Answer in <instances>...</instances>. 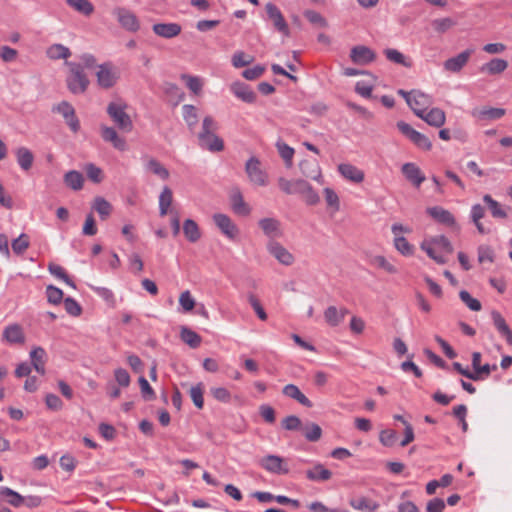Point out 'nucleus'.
<instances>
[{
	"mask_svg": "<svg viewBox=\"0 0 512 512\" xmlns=\"http://www.w3.org/2000/svg\"><path fill=\"white\" fill-rule=\"evenodd\" d=\"M323 195L327 204L334 213L340 210V199L337 193L329 187L323 189Z\"/></svg>",
	"mask_w": 512,
	"mask_h": 512,
	"instance_id": "864d4df0",
	"label": "nucleus"
},
{
	"mask_svg": "<svg viewBox=\"0 0 512 512\" xmlns=\"http://www.w3.org/2000/svg\"><path fill=\"white\" fill-rule=\"evenodd\" d=\"M398 95L402 96L413 112L420 118L432 105V97L420 90L407 92L403 89L398 90Z\"/></svg>",
	"mask_w": 512,
	"mask_h": 512,
	"instance_id": "7ed1b4c3",
	"label": "nucleus"
},
{
	"mask_svg": "<svg viewBox=\"0 0 512 512\" xmlns=\"http://www.w3.org/2000/svg\"><path fill=\"white\" fill-rule=\"evenodd\" d=\"M303 433L308 441L316 442L322 436V429L318 424L310 423L304 427Z\"/></svg>",
	"mask_w": 512,
	"mask_h": 512,
	"instance_id": "13d9d810",
	"label": "nucleus"
},
{
	"mask_svg": "<svg viewBox=\"0 0 512 512\" xmlns=\"http://www.w3.org/2000/svg\"><path fill=\"white\" fill-rule=\"evenodd\" d=\"M269 19L272 21L274 27L285 36L289 35V27L285 21L281 11L277 6L268 3L265 7Z\"/></svg>",
	"mask_w": 512,
	"mask_h": 512,
	"instance_id": "f3484780",
	"label": "nucleus"
},
{
	"mask_svg": "<svg viewBox=\"0 0 512 512\" xmlns=\"http://www.w3.org/2000/svg\"><path fill=\"white\" fill-rule=\"evenodd\" d=\"M283 395L294 399L301 405L307 408L312 407V402L300 391V389L294 384H287L282 389Z\"/></svg>",
	"mask_w": 512,
	"mask_h": 512,
	"instance_id": "7c9ffc66",
	"label": "nucleus"
},
{
	"mask_svg": "<svg viewBox=\"0 0 512 512\" xmlns=\"http://www.w3.org/2000/svg\"><path fill=\"white\" fill-rule=\"evenodd\" d=\"M173 201V193L172 190L165 186L162 189V192L159 196V212L161 216H165L169 212V207L171 206Z\"/></svg>",
	"mask_w": 512,
	"mask_h": 512,
	"instance_id": "37998d69",
	"label": "nucleus"
},
{
	"mask_svg": "<svg viewBox=\"0 0 512 512\" xmlns=\"http://www.w3.org/2000/svg\"><path fill=\"white\" fill-rule=\"evenodd\" d=\"M393 234L394 248L403 256L409 257L414 254L415 248L404 237V234H410L412 229L400 223H395L391 227Z\"/></svg>",
	"mask_w": 512,
	"mask_h": 512,
	"instance_id": "39448f33",
	"label": "nucleus"
},
{
	"mask_svg": "<svg viewBox=\"0 0 512 512\" xmlns=\"http://www.w3.org/2000/svg\"><path fill=\"white\" fill-rule=\"evenodd\" d=\"M478 261L479 263H493L494 251L490 246L481 245L478 247Z\"/></svg>",
	"mask_w": 512,
	"mask_h": 512,
	"instance_id": "338daca9",
	"label": "nucleus"
},
{
	"mask_svg": "<svg viewBox=\"0 0 512 512\" xmlns=\"http://www.w3.org/2000/svg\"><path fill=\"white\" fill-rule=\"evenodd\" d=\"M349 313L345 307L337 308L336 306H329L324 312L325 321L330 326H338L343 322L345 316Z\"/></svg>",
	"mask_w": 512,
	"mask_h": 512,
	"instance_id": "cd10ccee",
	"label": "nucleus"
},
{
	"mask_svg": "<svg viewBox=\"0 0 512 512\" xmlns=\"http://www.w3.org/2000/svg\"><path fill=\"white\" fill-rule=\"evenodd\" d=\"M426 212L429 216H431L438 223H441V224H444V225L450 226V227L456 225V220H455V217L453 216V214L449 210L444 209L441 206L428 207L426 209Z\"/></svg>",
	"mask_w": 512,
	"mask_h": 512,
	"instance_id": "6ab92c4d",
	"label": "nucleus"
},
{
	"mask_svg": "<svg viewBox=\"0 0 512 512\" xmlns=\"http://www.w3.org/2000/svg\"><path fill=\"white\" fill-rule=\"evenodd\" d=\"M299 168L305 177L310 178L320 184L324 182L321 167L316 160H302L299 163Z\"/></svg>",
	"mask_w": 512,
	"mask_h": 512,
	"instance_id": "dca6fc26",
	"label": "nucleus"
},
{
	"mask_svg": "<svg viewBox=\"0 0 512 512\" xmlns=\"http://www.w3.org/2000/svg\"><path fill=\"white\" fill-rule=\"evenodd\" d=\"M350 505L359 511L375 512L379 508V504L369 498L360 497L350 501Z\"/></svg>",
	"mask_w": 512,
	"mask_h": 512,
	"instance_id": "a19ab883",
	"label": "nucleus"
},
{
	"mask_svg": "<svg viewBox=\"0 0 512 512\" xmlns=\"http://www.w3.org/2000/svg\"><path fill=\"white\" fill-rule=\"evenodd\" d=\"M181 339L191 348H197L201 344V337L189 328L181 329Z\"/></svg>",
	"mask_w": 512,
	"mask_h": 512,
	"instance_id": "5fc2aeb1",
	"label": "nucleus"
},
{
	"mask_svg": "<svg viewBox=\"0 0 512 512\" xmlns=\"http://www.w3.org/2000/svg\"><path fill=\"white\" fill-rule=\"evenodd\" d=\"M67 4L77 12L89 16L94 11V6L89 0H66Z\"/></svg>",
	"mask_w": 512,
	"mask_h": 512,
	"instance_id": "3c124183",
	"label": "nucleus"
},
{
	"mask_svg": "<svg viewBox=\"0 0 512 512\" xmlns=\"http://www.w3.org/2000/svg\"><path fill=\"white\" fill-rule=\"evenodd\" d=\"M230 91L241 101L245 103H254L256 100V93L243 82H234L230 85Z\"/></svg>",
	"mask_w": 512,
	"mask_h": 512,
	"instance_id": "4be33fe9",
	"label": "nucleus"
},
{
	"mask_svg": "<svg viewBox=\"0 0 512 512\" xmlns=\"http://www.w3.org/2000/svg\"><path fill=\"white\" fill-rule=\"evenodd\" d=\"M96 77L99 86L110 88L116 83L119 76L117 69L112 64L105 63L98 66Z\"/></svg>",
	"mask_w": 512,
	"mask_h": 512,
	"instance_id": "9b49d317",
	"label": "nucleus"
},
{
	"mask_svg": "<svg viewBox=\"0 0 512 512\" xmlns=\"http://www.w3.org/2000/svg\"><path fill=\"white\" fill-rule=\"evenodd\" d=\"M428 125L440 128L445 124L446 114L440 108H431L420 116Z\"/></svg>",
	"mask_w": 512,
	"mask_h": 512,
	"instance_id": "bb28decb",
	"label": "nucleus"
},
{
	"mask_svg": "<svg viewBox=\"0 0 512 512\" xmlns=\"http://www.w3.org/2000/svg\"><path fill=\"white\" fill-rule=\"evenodd\" d=\"M350 59L357 65H367L376 59V54L367 46L357 45L351 49Z\"/></svg>",
	"mask_w": 512,
	"mask_h": 512,
	"instance_id": "4468645a",
	"label": "nucleus"
},
{
	"mask_svg": "<svg viewBox=\"0 0 512 512\" xmlns=\"http://www.w3.org/2000/svg\"><path fill=\"white\" fill-rule=\"evenodd\" d=\"M384 54L386 58L393 63L400 64L407 68H410L412 66V62L397 49H385Z\"/></svg>",
	"mask_w": 512,
	"mask_h": 512,
	"instance_id": "de8ad7c7",
	"label": "nucleus"
},
{
	"mask_svg": "<svg viewBox=\"0 0 512 512\" xmlns=\"http://www.w3.org/2000/svg\"><path fill=\"white\" fill-rule=\"evenodd\" d=\"M474 49L468 48L443 62V69L447 73L459 74L469 63Z\"/></svg>",
	"mask_w": 512,
	"mask_h": 512,
	"instance_id": "9d476101",
	"label": "nucleus"
},
{
	"mask_svg": "<svg viewBox=\"0 0 512 512\" xmlns=\"http://www.w3.org/2000/svg\"><path fill=\"white\" fill-rule=\"evenodd\" d=\"M56 110L65 118L67 125L73 132H77L80 128L79 120L75 115V110L68 102L58 104Z\"/></svg>",
	"mask_w": 512,
	"mask_h": 512,
	"instance_id": "b1692460",
	"label": "nucleus"
},
{
	"mask_svg": "<svg viewBox=\"0 0 512 512\" xmlns=\"http://www.w3.org/2000/svg\"><path fill=\"white\" fill-rule=\"evenodd\" d=\"M455 21L450 17L438 18L432 21L435 32L443 34L455 26Z\"/></svg>",
	"mask_w": 512,
	"mask_h": 512,
	"instance_id": "6e6d98bb",
	"label": "nucleus"
},
{
	"mask_svg": "<svg viewBox=\"0 0 512 512\" xmlns=\"http://www.w3.org/2000/svg\"><path fill=\"white\" fill-rule=\"evenodd\" d=\"M101 137L104 141L109 142L117 150H126V141L120 137L113 127L102 125L100 128Z\"/></svg>",
	"mask_w": 512,
	"mask_h": 512,
	"instance_id": "412c9836",
	"label": "nucleus"
},
{
	"mask_svg": "<svg viewBox=\"0 0 512 512\" xmlns=\"http://www.w3.org/2000/svg\"><path fill=\"white\" fill-rule=\"evenodd\" d=\"M483 200L488 205L491 215L494 218L504 219L507 217V213L503 209L501 204L498 201L494 200L489 194L484 195Z\"/></svg>",
	"mask_w": 512,
	"mask_h": 512,
	"instance_id": "49530a36",
	"label": "nucleus"
},
{
	"mask_svg": "<svg viewBox=\"0 0 512 512\" xmlns=\"http://www.w3.org/2000/svg\"><path fill=\"white\" fill-rule=\"evenodd\" d=\"M183 233L188 241L194 243L201 237L200 229L197 223L192 219H186L183 223Z\"/></svg>",
	"mask_w": 512,
	"mask_h": 512,
	"instance_id": "79ce46f5",
	"label": "nucleus"
},
{
	"mask_svg": "<svg viewBox=\"0 0 512 512\" xmlns=\"http://www.w3.org/2000/svg\"><path fill=\"white\" fill-rule=\"evenodd\" d=\"M1 494L4 495L7 498L8 503L14 507H20L24 505L25 498L8 487L2 488Z\"/></svg>",
	"mask_w": 512,
	"mask_h": 512,
	"instance_id": "4d7b16f0",
	"label": "nucleus"
},
{
	"mask_svg": "<svg viewBox=\"0 0 512 512\" xmlns=\"http://www.w3.org/2000/svg\"><path fill=\"white\" fill-rule=\"evenodd\" d=\"M508 68V62L502 58H492L488 62L482 64L479 71L487 75H498Z\"/></svg>",
	"mask_w": 512,
	"mask_h": 512,
	"instance_id": "a878e982",
	"label": "nucleus"
},
{
	"mask_svg": "<svg viewBox=\"0 0 512 512\" xmlns=\"http://www.w3.org/2000/svg\"><path fill=\"white\" fill-rule=\"evenodd\" d=\"M180 79L194 95L199 96L202 94L204 80L201 77L190 74H181Z\"/></svg>",
	"mask_w": 512,
	"mask_h": 512,
	"instance_id": "c9c22d12",
	"label": "nucleus"
},
{
	"mask_svg": "<svg viewBox=\"0 0 512 512\" xmlns=\"http://www.w3.org/2000/svg\"><path fill=\"white\" fill-rule=\"evenodd\" d=\"M231 204L234 212L241 216H247L251 212L250 206L244 201L242 194L237 191L231 196Z\"/></svg>",
	"mask_w": 512,
	"mask_h": 512,
	"instance_id": "58836bf2",
	"label": "nucleus"
},
{
	"mask_svg": "<svg viewBox=\"0 0 512 512\" xmlns=\"http://www.w3.org/2000/svg\"><path fill=\"white\" fill-rule=\"evenodd\" d=\"M259 466L266 472L276 475L289 473L287 460L281 456L269 454L259 460Z\"/></svg>",
	"mask_w": 512,
	"mask_h": 512,
	"instance_id": "1a4fd4ad",
	"label": "nucleus"
},
{
	"mask_svg": "<svg viewBox=\"0 0 512 512\" xmlns=\"http://www.w3.org/2000/svg\"><path fill=\"white\" fill-rule=\"evenodd\" d=\"M254 61L253 56L242 51L236 52L232 57V64L236 68H241L251 64Z\"/></svg>",
	"mask_w": 512,
	"mask_h": 512,
	"instance_id": "0e129e2a",
	"label": "nucleus"
},
{
	"mask_svg": "<svg viewBox=\"0 0 512 512\" xmlns=\"http://www.w3.org/2000/svg\"><path fill=\"white\" fill-rule=\"evenodd\" d=\"M213 221L222 234L228 239L235 240L238 237L239 229L229 216L216 213L213 215Z\"/></svg>",
	"mask_w": 512,
	"mask_h": 512,
	"instance_id": "f8f14e48",
	"label": "nucleus"
},
{
	"mask_svg": "<svg viewBox=\"0 0 512 512\" xmlns=\"http://www.w3.org/2000/svg\"><path fill=\"white\" fill-rule=\"evenodd\" d=\"M485 215V209L480 204H474L471 208L470 217L480 234H488L491 232L490 228L484 226L481 219Z\"/></svg>",
	"mask_w": 512,
	"mask_h": 512,
	"instance_id": "72a5a7b5",
	"label": "nucleus"
},
{
	"mask_svg": "<svg viewBox=\"0 0 512 512\" xmlns=\"http://www.w3.org/2000/svg\"><path fill=\"white\" fill-rule=\"evenodd\" d=\"M65 184L73 190H80L83 187V176L80 172L72 170L64 175Z\"/></svg>",
	"mask_w": 512,
	"mask_h": 512,
	"instance_id": "09e8293b",
	"label": "nucleus"
},
{
	"mask_svg": "<svg viewBox=\"0 0 512 512\" xmlns=\"http://www.w3.org/2000/svg\"><path fill=\"white\" fill-rule=\"evenodd\" d=\"M267 251L282 265L291 266L295 261L293 254L275 240L267 243Z\"/></svg>",
	"mask_w": 512,
	"mask_h": 512,
	"instance_id": "ddd939ff",
	"label": "nucleus"
},
{
	"mask_svg": "<svg viewBox=\"0 0 512 512\" xmlns=\"http://www.w3.org/2000/svg\"><path fill=\"white\" fill-rule=\"evenodd\" d=\"M296 194H300L308 205H316L320 198L309 182L303 179H296Z\"/></svg>",
	"mask_w": 512,
	"mask_h": 512,
	"instance_id": "a211bd4d",
	"label": "nucleus"
},
{
	"mask_svg": "<svg viewBox=\"0 0 512 512\" xmlns=\"http://www.w3.org/2000/svg\"><path fill=\"white\" fill-rule=\"evenodd\" d=\"M401 170L405 178L416 187H419L426 179L421 169L415 163H405Z\"/></svg>",
	"mask_w": 512,
	"mask_h": 512,
	"instance_id": "5701e85b",
	"label": "nucleus"
},
{
	"mask_svg": "<svg viewBox=\"0 0 512 512\" xmlns=\"http://www.w3.org/2000/svg\"><path fill=\"white\" fill-rule=\"evenodd\" d=\"M152 30L161 38L171 39L180 35L182 27L178 23H156L152 26Z\"/></svg>",
	"mask_w": 512,
	"mask_h": 512,
	"instance_id": "aec40b11",
	"label": "nucleus"
},
{
	"mask_svg": "<svg viewBox=\"0 0 512 512\" xmlns=\"http://www.w3.org/2000/svg\"><path fill=\"white\" fill-rule=\"evenodd\" d=\"M70 74L67 77L69 90L74 94L83 93L89 84V80L83 72V68L76 63L67 62Z\"/></svg>",
	"mask_w": 512,
	"mask_h": 512,
	"instance_id": "0eeeda50",
	"label": "nucleus"
},
{
	"mask_svg": "<svg viewBox=\"0 0 512 512\" xmlns=\"http://www.w3.org/2000/svg\"><path fill=\"white\" fill-rule=\"evenodd\" d=\"M276 148L280 157L284 160L286 167L291 168L295 154L294 149L282 141L276 143Z\"/></svg>",
	"mask_w": 512,
	"mask_h": 512,
	"instance_id": "a18cd8bd",
	"label": "nucleus"
},
{
	"mask_svg": "<svg viewBox=\"0 0 512 512\" xmlns=\"http://www.w3.org/2000/svg\"><path fill=\"white\" fill-rule=\"evenodd\" d=\"M179 304L184 312H190L195 307V299L192 297L189 290L183 291L179 296Z\"/></svg>",
	"mask_w": 512,
	"mask_h": 512,
	"instance_id": "e2e57ef3",
	"label": "nucleus"
},
{
	"mask_svg": "<svg viewBox=\"0 0 512 512\" xmlns=\"http://www.w3.org/2000/svg\"><path fill=\"white\" fill-rule=\"evenodd\" d=\"M30 245V240L28 235L22 233L18 238L13 240L12 242V250L14 253L20 255L24 253Z\"/></svg>",
	"mask_w": 512,
	"mask_h": 512,
	"instance_id": "052dcab7",
	"label": "nucleus"
},
{
	"mask_svg": "<svg viewBox=\"0 0 512 512\" xmlns=\"http://www.w3.org/2000/svg\"><path fill=\"white\" fill-rule=\"evenodd\" d=\"M31 361L34 369L40 373H45V362L47 358V354L42 347H36L30 352Z\"/></svg>",
	"mask_w": 512,
	"mask_h": 512,
	"instance_id": "e433bc0d",
	"label": "nucleus"
},
{
	"mask_svg": "<svg viewBox=\"0 0 512 512\" xmlns=\"http://www.w3.org/2000/svg\"><path fill=\"white\" fill-rule=\"evenodd\" d=\"M305 18L313 25L318 27H327L328 23L326 19L318 12L314 10H306L304 12Z\"/></svg>",
	"mask_w": 512,
	"mask_h": 512,
	"instance_id": "774afa93",
	"label": "nucleus"
},
{
	"mask_svg": "<svg viewBox=\"0 0 512 512\" xmlns=\"http://www.w3.org/2000/svg\"><path fill=\"white\" fill-rule=\"evenodd\" d=\"M3 338L9 343H23L24 334L21 326L17 324L7 326L4 329Z\"/></svg>",
	"mask_w": 512,
	"mask_h": 512,
	"instance_id": "4c0bfd02",
	"label": "nucleus"
},
{
	"mask_svg": "<svg viewBox=\"0 0 512 512\" xmlns=\"http://www.w3.org/2000/svg\"><path fill=\"white\" fill-rule=\"evenodd\" d=\"M126 109L127 104L122 101L111 102L107 106V113L120 130L128 133L133 130V122Z\"/></svg>",
	"mask_w": 512,
	"mask_h": 512,
	"instance_id": "20e7f679",
	"label": "nucleus"
},
{
	"mask_svg": "<svg viewBox=\"0 0 512 512\" xmlns=\"http://www.w3.org/2000/svg\"><path fill=\"white\" fill-rule=\"evenodd\" d=\"M189 395H190L194 405L198 409H202L203 405H204L202 383H198L197 385L192 386L189 390Z\"/></svg>",
	"mask_w": 512,
	"mask_h": 512,
	"instance_id": "bf43d9fd",
	"label": "nucleus"
},
{
	"mask_svg": "<svg viewBox=\"0 0 512 512\" xmlns=\"http://www.w3.org/2000/svg\"><path fill=\"white\" fill-rule=\"evenodd\" d=\"M420 248L438 264L446 263V258L443 253L450 254L453 252V247L447 237L443 235L425 238Z\"/></svg>",
	"mask_w": 512,
	"mask_h": 512,
	"instance_id": "f03ea898",
	"label": "nucleus"
},
{
	"mask_svg": "<svg viewBox=\"0 0 512 512\" xmlns=\"http://www.w3.org/2000/svg\"><path fill=\"white\" fill-rule=\"evenodd\" d=\"M146 170L158 176L162 180H167L170 177L169 171L154 158H150L147 161Z\"/></svg>",
	"mask_w": 512,
	"mask_h": 512,
	"instance_id": "c03bdc74",
	"label": "nucleus"
},
{
	"mask_svg": "<svg viewBox=\"0 0 512 512\" xmlns=\"http://www.w3.org/2000/svg\"><path fill=\"white\" fill-rule=\"evenodd\" d=\"M46 53L52 60L67 59L71 55L69 48L62 44L51 45Z\"/></svg>",
	"mask_w": 512,
	"mask_h": 512,
	"instance_id": "8fccbe9b",
	"label": "nucleus"
},
{
	"mask_svg": "<svg viewBox=\"0 0 512 512\" xmlns=\"http://www.w3.org/2000/svg\"><path fill=\"white\" fill-rule=\"evenodd\" d=\"M337 170L339 174L347 181L360 184L364 181L365 173L355 165L350 163H341L338 165Z\"/></svg>",
	"mask_w": 512,
	"mask_h": 512,
	"instance_id": "2eb2a0df",
	"label": "nucleus"
},
{
	"mask_svg": "<svg viewBox=\"0 0 512 512\" xmlns=\"http://www.w3.org/2000/svg\"><path fill=\"white\" fill-rule=\"evenodd\" d=\"M112 15L121 28L128 32L136 33L140 30V20L136 13L123 6H117L112 10Z\"/></svg>",
	"mask_w": 512,
	"mask_h": 512,
	"instance_id": "423d86ee",
	"label": "nucleus"
},
{
	"mask_svg": "<svg viewBox=\"0 0 512 512\" xmlns=\"http://www.w3.org/2000/svg\"><path fill=\"white\" fill-rule=\"evenodd\" d=\"M491 317L493 320V324L498 330V332L506 339V341L511 344L512 343V331L507 325L504 317L498 311H492Z\"/></svg>",
	"mask_w": 512,
	"mask_h": 512,
	"instance_id": "2f4dec72",
	"label": "nucleus"
},
{
	"mask_svg": "<svg viewBox=\"0 0 512 512\" xmlns=\"http://www.w3.org/2000/svg\"><path fill=\"white\" fill-rule=\"evenodd\" d=\"M310 512H350L343 508H329L321 501H313L307 505Z\"/></svg>",
	"mask_w": 512,
	"mask_h": 512,
	"instance_id": "69168bd1",
	"label": "nucleus"
},
{
	"mask_svg": "<svg viewBox=\"0 0 512 512\" xmlns=\"http://www.w3.org/2000/svg\"><path fill=\"white\" fill-rule=\"evenodd\" d=\"M182 117L190 131H194L199 122L198 109L191 104L182 106Z\"/></svg>",
	"mask_w": 512,
	"mask_h": 512,
	"instance_id": "473e14b6",
	"label": "nucleus"
},
{
	"mask_svg": "<svg viewBox=\"0 0 512 512\" xmlns=\"http://www.w3.org/2000/svg\"><path fill=\"white\" fill-rule=\"evenodd\" d=\"M332 475V472L321 463H316L312 468L306 471L307 479L316 482L328 481L332 478Z\"/></svg>",
	"mask_w": 512,
	"mask_h": 512,
	"instance_id": "c85d7f7f",
	"label": "nucleus"
},
{
	"mask_svg": "<svg viewBox=\"0 0 512 512\" xmlns=\"http://www.w3.org/2000/svg\"><path fill=\"white\" fill-rule=\"evenodd\" d=\"M15 156L18 165L24 171L31 169L34 162L33 153L26 147H19L15 150Z\"/></svg>",
	"mask_w": 512,
	"mask_h": 512,
	"instance_id": "f704fd0d",
	"label": "nucleus"
},
{
	"mask_svg": "<svg viewBox=\"0 0 512 512\" xmlns=\"http://www.w3.org/2000/svg\"><path fill=\"white\" fill-rule=\"evenodd\" d=\"M506 114V110L503 108L494 107H482L473 109L471 115L477 120H497L502 118Z\"/></svg>",
	"mask_w": 512,
	"mask_h": 512,
	"instance_id": "393cba45",
	"label": "nucleus"
},
{
	"mask_svg": "<svg viewBox=\"0 0 512 512\" xmlns=\"http://www.w3.org/2000/svg\"><path fill=\"white\" fill-rule=\"evenodd\" d=\"M245 172L253 185L264 187L269 182L268 174L262 168V163L257 157L253 156L247 160Z\"/></svg>",
	"mask_w": 512,
	"mask_h": 512,
	"instance_id": "6e6552de",
	"label": "nucleus"
},
{
	"mask_svg": "<svg viewBox=\"0 0 512 512\" xmlns=\"http://www.w3.org/2000/svg\"><path fill=\"white\" fill-rule=\"evenodd\" d=\"M48 269H49V272L61 279L62 281H64L67 285L75 288V284L73 283V281L70 279V277L66 274L65 270L63 267L57 265V264H49L48 266Z\"/></svg>",
	"mask_w": 512,
	"mask_h": 512,
	"instance_id": "680f3d73",
	"label": "nucleus"
},
{
	"mask_svg": "<svg viewBox=\"0 0 512 512\" xmlns=\"http://www.w3.org/2000/svg\"><path fill=\"white\" fill-rule=\"evenodd\" d=\"M217 122L210 115L203 118L201 131L198 133V143L203 149L220 152L224 149L223 140L216 134Z\"/></svg>",
	"mask_w": 512,
	"mask_h": 512,
	"instance_id": "f257e3e1",
	"label": "nucleus"
},
{
	"mask_svg": "<svg viewBox=\"0 0 512 512\" xmlns=\"http://www.w3.org/2000/svg\"><path fill=\"white\" fill-rule=\"evenodd\" d=\"M258 225L264 234L270 238H276L282 234L281 224L275 218H263L258 222Z\"/></svg>",
	"mask_w": 512,
	"mask_h": 512,
	"instance_id": "c756f323",
	"label": "nucleus"
},
{
	"mask_svg": "<svg viewBox=\"0 0 512 512\" xmlns=\"http://www.w3.org/2000/svg\"><path fill=\"white\" fill-rule=\"evenodd\" d=\"M92 208L99 214L101 220L108 219L113 211L112 205L103 197L94 198Z\"/></svg>",
	"mask_w": 512,
	"mask_h": 512,
	"instance_id": "ea45409f",
	"label": "nucleus"
},
{
	"mask_svg": "<svg viewBox=\"0 0 512 512\" xmlns=\"http://www.w3.org/2000/svg\"><path fill=\"white\" fill-rule=\"evenodd\" d=\"M371 263L375 267L382 269L389 274H397L399 271L398 268L393 263H391L388 259H386L382 255L374 256L371 260Z\"/></svg>",
	"mask_w": 512,
	"mask_h": 512,
	"instance_id": "603ef678",
	"label": "nucleus"
}]
</instances>
